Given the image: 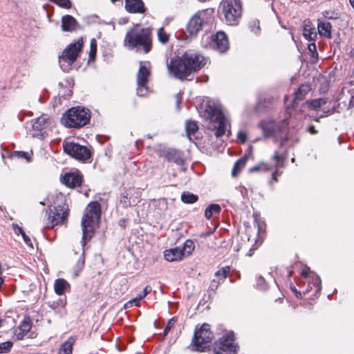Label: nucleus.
Segmentation results:
<instances>
[{
	"instance_id": "1",
	"label": "nucleus",
	"mask_w": 354,
	"mask_h": 354,
	"mask_svg": "<svg viewBox=\"0 0 354 354\" xmlns=\"http://www.w3.org/2000/svg\"><path fill=\"white\" fill-rule=\"evenodd\" d=\"M206 62V58L201 54L187 50L172 58L167 64V69L170 75L183 80L192 73L200 71Z\"/></svg>"
},
{
	"instance_id": "2",
	"label": "nucleus",
	"mask_w": 354,
	"mask_h": 354,
	"mask_svg": "<svg viewBox=\"0 0 354 354\" xmlns=\"http://www.w3.org/2000/svg\"><path fill=\"white\" fill-rule=\"evenodd\" d=\"M204 108L205 117L209 122L208 128L215 131V135L217 138L221 137L225 134L230 126L227 118L224 116L221 106L209 100H204L201 109Z\"/></svg>"
},
{
	"instance_id": "3",
	"label": "nucleus",
	"mask_w": 354,
	"mask_h": 354,
	"mask_svg": "<svg viewBox=\"0 0 354 354\" xmlns=\"http://www.w3.org/2000/svg\"><path fill=\"white\" fill-rule=\"evenodd\" d=\"M101 215V207L98 202H91L86 207L82 219L83 245L91 239L93 230L98 227Z\"/></svg>"
},
{
	"instance_id": "4",
	"label": "nucleus",
	"mask_w": 354,
	"mask_h": 354,
	"mask_svg": "<svg viewBox=\"0 0 354 354\" xmlns=\"http://www.w3.org/2000/svg\"><path fill=\"white\" fill-rule=\"evenodd\" d=\"M90 120L91 112L88 109L73 107L63 114L61 122L65 127L79 129L87 124Z\"/></svg>"
},
{
	"instance_id": "5",
	"label": "nucleus",
	"mask_w": 354,
	"mask_h": 354,
	"mask_svg": "<svg viewBox=\"0 0 354 354\" xmlns=\"http://www.w3.org/2000/svg\"><path fill=\"white\" fill-rule=\"evenodd\" d=\"M219 8L227 24L230 26L238 24L243 12L241 0H222Z\"/></svg>"
},
{
	"instance_id": "6",
	"label": "nucleus",
	"mask_w": 354,
	"mask_h": 354,
	"mask_svg": "<svg viewBox=\"0 0 354 354\" xmlns=\"http://www.w3.org/2000/svg\"><path fill=\"white\" fill-rule=\"evenodd\" d=\"M288 122L286 119L276 123L271 119L262 120L259 123V127L261 129L263 133L266 138L275 137L281 138L282 140L288 139L286 133V127Z\"/></svg>"
},
{
	"instance_id": "7",
	"label": "nucleus",
	"mask_w": 354,
	"mask_h": 354,
	"mask_svg": "<svg viewBox=\"0 0 354 354\" xmlns=\"http://www.w3.org/2000/svg\"><path fill=\"white\" fill-rule=\"evenodd\" d=\"M125 41L128 42V44H151V29L150 28H142L139 24H136L127 32Z\"/></svg>"
},
{
	"instance_id": "8",
	"label": "nucleus",
	"mask_w": 354,
	"mask_h": 354,
	"mask_svg": "<svg viewBox=\"0 0 354 354\" xmlns=\"http://www.w3.org/2000/svg\"><path fill=\"white\" fill-rule=\"evenodd\" d=\"M214 335L211 331L210 326L207 324H203L194 333L192 339V346L197 351H203L209 346V344L213 339Z\"/></svg>"
},
{
	"instance_id": "9",
	"label": "nucleus",
	"mask_w": 354,
	"mask_h": 354,
	"mask_svg": "<svg viewBox=\"0 0 354 354\" xmlns=\"http://www.w3.org/2000/svg\"><path fill=\"white\" fill-rule=\"evenodd\" d=\"M212 10H203L196 12L189 20L187 30L190 36H195L203 26L211 21Z\"/></svg>"
},
{
	"instance_id": "10",
	"label": "nucleus",
	"mask_w": 354,
	"mask_h": 354,
	"mask_svg": "<svg viewBox=\"0 0 354 354\" xmlns=\"http://www.w3.org/2000/svg\"><path fill=\"white\" fill-rule=\"evenodd\" d=\"M64 151L71 157L82 162L88 160L91 157V151L86 146L74 142H65Z\"/></svg>"
},
{
	"instance_id": "11",
	"label": "nucleus",
	"mask_w": 354,
	"mask_h": 354,
	"mask_svg": "<svg viewBox=\"0 0 354 354\" xmlns=\"http://www.w3.org/2000/svg\"><path fill=\"white\" fill-rule=\"evenodd\" d=\"M68 206L65 204L54 207L48 213L46 227L52 229L55 225L65 223L68 216Z\"/></svg>"
},
{
	"instance_id": "12",
	"label": "nucleus",
	"mask_w": 354,
	"mask_h": 354,
	"mask_svg": "<svg viewBox=\"0 0 354 354\" xmlns=\"http://www.w3.org/2000/svg\"><path fill=\"white\" fill-rule=\"evenodd\" d=\"M82 46H68L59 57V63L62 71L67 72L70 66L76 60Z\"/></svg>"
},
{
	"instance_id": "13",
	"label": "nucleus",
	"mask_w": 354,
	"mask_h": 354,
	"mask_svg": "<svg viewBox=\"0 0 354 354\" xmlns=\"http://www.w3.org/2000/svg\"><path fill=\"white\" fill-rule=\"evenodd\" d=\"M234 335L230 332L224 335L214 347L215 354H236V346L234 344Z\"/></svg>"
},
{
	"instance_id": "14",
	"label": "nucleus",
	"mask_w": 354,
	"mask_h": 354,
	"mask_svg": "<svg viewBox=\"0 0 354 354\" xmlns=\"http://www.w3.org/2000/svg\"><path fill=\"white\" fill-rule=\"evenodd\" d=\"M151 76V68L149 62H140V68L137 73V93L140 96L145 95L147 91V84Z\"/></svg>"
},
{
	"instance_id": "15",
	"label": "nucleus",
	"mask_w": 354,
	"mask_h": 354,
	"mask_svg": "<svg viewBox=\"0 0 354 354\" xmlns=\"http://www.w3.org/2000/svg\"><path fill=\"white\" fill-rule=\"evenodd\" d=\"M52 124V120L46 115H42L32 122V137L43 138Z\"/></svg>"
},
{
	"instance_id": "16",
	"label": "nucleus",
	"mask_w": 354,
	"mask_h": 354,
	"mask_svg": "<svg viewBox=\"0 0 354 354\" xmlns=\"http://www.w3.org/2000/svg\"><path fill=\"white\" fill-rule=\"evenodd\" d=\"M302 36L310 44H315V42L317 37V31L312 21L309 19L304 20L302 22Z\"/></svg>"
},
{
	"instance_id": "17",
	"label": "nucleus",
	"mask_w": 354,
	"mask_h": 354,
	"mask_svg": "<svg viewBox=\"0 0 354 354\" xmlns=\"http://www.w3.org/2000/svg\"><path fill=\"white\" fill-rule=\"evenodd\" d=\"M62 182L67 187L75 188L81 185L82 176L79 172L68 173L63 176Z\"/></svg>"
},
{
	"instance_id": "18",
	"label": "nucleus",
	"mask_w": 354,
	"mask_h": 354,
	"mask_svg": "<svg viewBox=\"0 0 354 354\" xmlns=\"http://www.w3.org/2000/svg\"><path fill=\"white\" fill-rule=\"evenodd\" d=\"M125 8L129 12L144 13L145 8L142 0H125Z\"/></svg>"
},
{
	"instance_id": "19",
	"label": "nucleus",
	"mask_w": 354,
	"mask_h": 354,
	"mask_svg": "<svg viewBox=\"0 0 354 354\" xmlns=\"http://www.w3.org/2000/svg\"><path fill=\"white\" fill-rule=\"evenodd\" d=\"M331 24L328 21H324L320 19H317V30L320 37L326 39L331 38Z\"/></svg>"
},
{
	"instance_id": "20",
	"label": "nucleus",
	"mask_w": 354,
	"mask_h": 354,
	"mask_svg": "<svg viewBox=\"0 0 354 354\" xmlns=\"http://www.w3.org/2000/svg\"><path fill=\"white\" fill-rule=\"evenodd\" d=\"M163 156L167 161L174 162L178 165H182L184 162L180 151L176 149H169L165 151Z\"/></svg>"
},
{
	"instance_id": "21",
	"label": "nucleus",
	"mask_w": 354,
	"mask_h": 354,
	"mask_svg": "<svg viewBox=\"0 0 354 354\" xmlns=\"http://www.w3.org/2000/svg\"><path fill=\"white\" fill-rule=\"evenodd\" d=\"M164 257L169 262L180 261L184 258L180 247L166 250L164 252Z\"/></svg>"
},
{
	"instance_id": "22",
	"label": "nucleus",
	"mask_w": 354,
	"mask_h": 354,
	"mask_svg": "<svg viewBox=\"0 0 354 354\" xmlns=\"http://www.w3.org/2000/svg\"><path fill=\"white\" fill-rule=\"evenodd\" d=\"M78 23L76 19L71 15H64L62 18V28L64 31H73L77 29Z\"/></svg>"
},
{
	"instance_id": "23",
	"label": "nucleus",
	"mask_w": 354,
	"mask_h": 354,
	"mask_svg": "<svg viewBox=\"0 0 354 354\" xmlns=\"http://www.w3.org/2000/svg\"><path fill=\"white\" fill-rule=\"evenodd\" d=\"M32 325L29 320L24 319L21 324L15 329V335L18 340L22 339L30 331Z\"/></svg>"
},
{
	"instance_id": "24",
	"label": "nucleus",
	"mask_w": 354,
	"mask_h": 354,
	"mask_svg": "<svg viewBox=\"0 0 354 354\" xmlns=\"http://www.w3.org/2000/svg\"><path fill=\"white\" fill-rule=\"evenodd\" d=\"M272 160L274 161L275 168L274 172L272 173V180L277 182V177L281 175V172H279V169L283 167L284 159L279 154L278 151H275L272 156Z\"/></svg>"
},
{
	"instance_id": "25",
	"label": "nucleus",
	"mask_w": 354,
	"mask_h": 354,
	"mask_svg": "<svg viewBox=\"0 0 354 354\" xmlns=\"http://www.w3.org/2000/svg\"><path fill=\"white\" fill-rule=\"evenodd\" d=\"M71 286L69 283L64 279H57L54 283V290L58 295H62L65 291L69 290Z\"/></svg>"
},
{
	"instance_id": "26",
	"label": "nucleus",
	"mask_w": 354,
	"mask_h": 354,
	"mask_svg": "<svg viewBox=\"0 0 354 354\" xmlns=\"http://www.w3.org/2000/svg\"><path fill=\"white\" fill-rule=\"evenodd\" d=\"M212 44H228V37L224 31H218L211 36Z\"/></svg>"
},
{
	"instance_id": "27",
	"label": "nucleus",
	"mask_w": 354,
	"mask_h": 354,
	"mask_svg": "<svg viewBox=\"0 0 354 354\" xmlns=\"http://www.w3.org/2000/svg\"><path fill=\"white\" fill-rule=\"evenodd\" d=\"M74 342L75 339L72 337L64 342L59 348V354H71Z\"/></svg>"
},
{
	"instance_id": "28",
	"label": "nucleus",
	"mask_w": 354,
	"mask_h": 354,
	"mask_svg": "<svg viewBox=\"0 0 354 354\" xmlns=\"http://www.w3.org/2000/svg\"><path fill=\"white\" fill-rule=\"evenodd\" d=\"M230 272V268L228 266L222 268L215 273V277L217 278V283L215 285V288H218L221 283H223L227 277V273Z\"/></svg>"
},
{
	"instance_id": "29",
	"label": "nucleus",
	"mask_w": 354,
	"mask_h": 354,
	"mask_svg": "<svg viewBox=\"0 0 354 354\" xmlns=\"http://www.w3.org/2000/svg\"><path fill=\"white\" fill-rule=\"evenodd\" d=\"M195 248V244L192 240H187L183 247H180L184 257L190 255Z\"/></svg>"
},
{
	"instance_id": "30",
	"label": "nucleus",
	"mask_w": 354,
	"mask_h": 354,
	"mask_svg": "<svg viewBox=\"0 0 354 354\" xmlns=\"http://www.w3.org/2000/svg\"><path fill=\"white\" fill-rule=\"evenodd\" d=\"M248 28L255 35L261 33L260 21L256 18L251 19L248 22Z\"/></svg>"
},
{
	"instance_id": "31",
	"label": "nucleus",
	"mask_w": 354,
	"mask_h": 354,
	"mask_svg": "<svg viewBox=\"0 0 354 354\" xmlns=\"http://www.w3.org/2000/svg\"><path fill=\"white\" fill-rule=\"evenodd\" d=\"M198 199V196L189 192H184L181 195V201L185 203L192 204L196 202Z\"/></svg>"
},
{
	"instance_id": "32",
	"label": "nucleus",
	"mask_w": 354,
	"mask_h": 354,
	"mask_svg": "<svg viewBox=\"0 0 354 354\" xmlns=\"http://www.w3.org/2000/svg\"><path fill=\"white\" fill-rule=\"evenodd\" d=\"M247 162L246 158H241L236 162L232 169V176H236L245 167Z\"/></svg>"
},
{
	"instance_id": "33",
	"label": "nucleus",
	"mask_w": 354,
	"mask_h": 354,
	"mask_svg": "<svg viewBox=\"0 0 354 354\" xmlns=\"http://www.w3.org/2000/svg\"><path fill=\"white\" fill-rule=\"evenodd\" d=\"M221 212V207L218 204H212L209 205L205 212V216L209 219L214 214H218Z\"/></svg>"
},
{
	"instance_id": "34",
	"label": "nucleus",
	"mask_w": 354,
	"mask_h": 354,
	"mask_svg": "<svg viewBox=\"0 0 354 354\" xmlns=\"http://www.w3.org/2000/svg\"><path fill=\"white\" fill-rule=\"evenodd\" d=\"M84 267V253H82L79 259L75 264V266L73 267V274L75 277H77L80 273L82 271Z\"/></svg>"
},
{
	"instance_id": "35",
	"label": "nucleus",
	"mask_w": 354,
	"mask_h": 354,
	"mask_svg": "<svg viewBox=\"0 0 354 354\" xmlns=\"http://www.w3.org/2000/svg\"><path fill=\"white\" fill-rule=\"evenodd\" d=\"M310 87L308 84H302L295 93V99L302 100L310 91Z\"/></svg>"
},
{
	"instance_id": "36",
	"label": "nucleus",
	"mask_w": 354,
	"mask_h": 354,
	"mask_svg": "<svg viewBox=\"0 0 354 354\" xmlns=\"http://www.w3.org/2000/svg\"><path fill=\"white\" fill-rule=\"evenodd\" d=\"M185 127L187 135L189 139H191V136H193L198 129L197 124L194 121H187Z\"/></svg>"
},
{
	"instance_id": "37",
	"label": "nucleus",
	"mask_w": 354,
	"mask_h": 354,
	"mask_svg": "<svg viewBox=\"0 0 354 354\" xmlns=\"http://www.w3.org/2000/svg\"><path fill=\"white\" fill-rule=\"evenodd\" d=\"M66 304H67V302H66V298H64V299L60 298L56 301H53L50 302L49 304V306L53 310L62 308L65 310Z\"/></svg>"
},
{
	"instance_id": "38",
	"label": "nucleus",
	"mask_w": 354,
	"mask_h": 354,
	"mask_svg": "<svg viewBox=\"0 0 354 354\" xmlns=\"http://www.w3.org/2000/svg\"><path fill=\"white\" fill-rule=\"evenodd\" d=\"M12 158L25 159L27 162L31 160V153L26 151H15L11 154Z\"/></svg>"
},
{
	"instance_id": "39",
	"label": "nucleus",
	"mask_w": 354,
	"mask_h": 354,
	"mask_svg": "<svg viewBox=\"0 0 354 354\" xmlns=\"http://www.w3.org/2000/svg\"><path fill=\"white\" fill-rule=\"evenodd\" d=\"M309 106L313 109L321 107L326 103V100L325 98H319L313 100L309 102H308Z\"/></svg>"
},
{
	"instance_id": "40",
	"label": "nucleus",
	"mask_w": 354,
	"mask_h": 354,
	"mask_svg": "<svg viewBox=\"0 0 354 354\" xmlns=\"http://www.w3.org/2000/svg\"><path fill=\"white\" fill-rule=\"evenodd\" d=\"M322 15L324 18L328 19H337L339 17V14L333 10L323 11Z\"/></svg>"
},
{
	"instance_id": "41",
	"label": "nucleus",
	"mask_w": 354,
	"mask_h": 354,
	"mask_svg": "<svg viewBox=\"0 0 354 354\" xmlns=\"http://www.w3.org/2000/svg\"><path fill=\"white\" fill-rule=\"evenodd\" d=\"M158 38L160 42L166 43L169 40V35L166 32L163 28H160L158 30Z\"/></svg>"
},
{
	"instance_id": "42",
	"label": "nucleus",
	"mask_w": 354,
	"mask_h": 354,
	"mask_svg": "<svg viewBox=\"0 0 354 354\" xmlns=\"http://www.w3.org/2000/svg\"><path fill=\"white\" fill-rule=\"evenodd\" d=\"M272 169V167L266 163H261L257 166L253 167L250 169V172H254L257 171H268Z\"/></svg>"
},
{
	"instance_id": "43",
	"label": "nucleus",
	"mask_w": 354,
	"mask_h": 354,
	"mask_svg": "<svg viewBox=\"0 0 354 354\" xmlns=\"http://www.w3.org/2000/svg\"><path fill=\"white\" fill-rule=\"evenodd\" d=\"M50 1L55 3L58 6L64 8H71L72 3L70 0H49Z\"/></svg>"
},
{
	"instance_id": "44",
	"label": "nucleus",
	"mask_w": 354,
	"mask_h": 354,
	"mask_svg": "<svg viewBox=\"0 0 354 354\" xmlns=\"http://www.w3.org/2000/svg\"><path fill=\"white\" fill-rule=\"evenodd\" d=\"M50 1L55 3L58 6L64 8H71L72 3L70 0H49Z\"/></svg>"
},
{
	"instance_id": "45",
	"label": "nucleus",
	"mask_w": 354,
	"mask_h": 354,
	"mask_svg": "<svg viewBox=\"0 0 354 354\" xmlns=\"http://www.w3.org/2000/svg\"><path fill=\"white\" fill-rule=\"evenodd\" d=\"M12 347V342H6L0 344V353H8Z\"/></svg>"
},
{
	"instance_id": "46",
	"label": "nucleus",
	"mask_w": 354,
	"mask_h": 354,
	"mask_svg": "<svg viewBox=\"0 0 354 354\" xmlns=\"http://www.w3.org/2000/svg\"><path fill=\"white\" fill-rule=\"evenodd\" d=\"M120 203L124 207H127L130 206V199L128 197V195L125 193H122L120 196Z\"/></svg>"
},
{
	"instance_id": "47",
	"label": "nucleus",
	"mask_w": 354,
	"mask_h": 354,
	"mask_svg": "<svg viewBox=\"0 0 354 354\" xmlns=\"http://www.w3.org/2000/svg\"><path fill=\"white\" fill-rule=\"evenodd\" d=\"M142 300L140 297L138 295L136 297L132 299L131 300L129 301L127 303L125 304L124 307L125 308H129L132 307L133 306H138L140 304V301Z\"/></svg>"
},
{
	"instance_id": "48",
	"label": "nucleus",
	"mask_w": 354,
	"mask_h": 354,
	"mask_svg": "<svg viewBox=\"0 0 354 354\" xmlns=\"http://www.w3.org/2000/svg\"><path fill=\"white\" fill-rule=\"evenodd\" d=\"M176 323V319L173 317L169 320L165 330H164V335L166 336L170 330L174 327L175 324Z\"/></svg>"
},
{
	"instance_id": "49",
	"label": "nucleus",
	"mask_w": 354,
	"mask_h": 354,
	"mask_svg": "<svg viewBox=\"0 0 354 354\" xmlns=\"http://www.w3.org/2000/svg\"><path fill=\"white\" fill-rule=\"evenodd\" d=\"M130 47V49L133 50L134 48H136V52L141 51V46H129ZM144 53H147L150 51L151 46H142Z\"/></svg>"
},
{
	"instance_id": "50",
	"label": "nucleus",
	"mask_w": 354,
	"mask_h": 354,
	"mask_svg": "<svg viewBox=\"0 0 354 354\" xmlns=\"http://www.w3.org/2000/svg\"><path fill=\"white\" fill-rule=\"evenodd\" d=\"M97 53V46H91L89 51V62L93 61Z\"/></svg>"
},
{
	"instance_id": "51",
	"label": "nucleus",
	"mask_w": 354,
	"mask_h": 354,
	"mask_svg": "<svg viewBox=\"0 0 354 354\" xmlns=\"http://www.w3.org/2000/svg\"><path fill=\"white\" fill-rule=\"evenodd\" d=\"M308 48L311 53L312 58L317 59L318 53L317 52L316 46H308Z\"/></svg>"
},
{
	"instance_id": "52",
	"label": "nucleus",
	"mask_w": 354,
	"mask_h": 354,
	"mask_svg": "<svg viewBox=\"0 0 354 354\" xmlns=\"http://www.w3.org/2000/svg\"><path fill=\"white\" fill-rule=\"evenodd\" d=\"M12 226L15 234L17 235H22L23 232H25L22 227L18 225L17 224L13 223Z\"/></svg>"
},
{
	"instance_id": "53",
	"label": "nucleus",
	"mask_w": 354,
	"mask_h": 354,
	"mask_svg": "<svg viewBox=\"0 0 354 354\" xmlns=\"http://www.w3.org/2000/svg\"><path fill=\"white\" fill-rule=\"evenodd\" d=\"M21 236L24 239V243L28 246L30 247L31 248H33V245H32L31 239H30V237L28 235H26V234L25 232H23V234L21 235Z\"/></svg>"
},
{
	"instance_id": "54",
	"label": "nucleus",
	"mask_w": 354,
	"mask_h": 354,
	"mask_svg": "<svg viewBox=\"0 0 354 354\" xmlns=\"http://www.w3.org/2000/svg\"><path fill=\"white\" fill-rule=\"evenodd\" d=\"M151 287L150 286H147L143 290V292L142 294L138 295L140 298L142 299L145 298L148 294H149L151 292Z\"/></svg>"
},
{
	"instance_id": "55",
	"label": "nucleus",
	"mask_w": 354,
	"mask_h": 354,
	"mask_svg": "<svg viewBox=\"0 0 354 354\" xmlns=\"http://www.w3.org/2000/svg\"><path fill=\"white\" fill-rule=\"evenodd\" d=\"M237 138L241 142H242V143L245 142L247 139V135H246L245 132H244V131L239 132Z\"/></svg>"
},
{
	"instance_id": "56",
	"label": "nucleus",
	"mask_w": 354,
	"mask_h": 354,
	"mask_svg": "<svg viewBox=\"0 0 354 354\" xmlns=\"http://www.w3.org/2000/svg\"><path fill=\"white\" fill-rule=\"evenodd\" d=\"M215 49L221 53H224V52H226L228 48H229V46H224V45H222V46H213Z\"/></svg>"
},
{
	"instance_id": "57",
	"label": "nucleus",
	"mask_w": 354,
	"mask_h": 354,
	"mask_svg": "<svg viewBox=\"0 0 354 354\" xmlns=\"http://www.w3.org/2000/svg\"><path fill=\"white\" fill-rule=\"evenodd\" d=\"M216 283H217V280H216V279H213L211 281L210 288L212 290H214V289L217 288H215V285L216 284Z\"/></svg>"
},
{
	"instance_id": "58",
	"label": "nucleus",
	"mask_w": 354,
	"mask_h": 354,
	"mask_svg": "<svg viewBox=\"0 0 354 354\" xmlns=\"http://www.w3.org/2000/svg\"><path fill=\"white\" fill-rule=\"evenodd\" d=\"M308 131L312 134H315V133H317V131L315 130V127L313 126L309 127Z\"/></svg>"
},
{
	"instance_id": "59",
	"label": "nucleus",
	"mask_w": 354,
	"mask_h": 354,
	"mask_svg": "<svg viewBox=\"0 0 354 354\" xmlns=\"http://www.w3.org/2000/svg\"><path fill=\"white\" fill-rule=\"evenodd\" d=\"M309 268L304 269L301 272V275L304 277H307L308 274Z\"/></svg>"
},
{
	"instance_id": "60",
	"label": "nucleus",
	"mask_w": 354,
	"mask_h": 354,
	"mask_svg": "<svg viewBox=\"0 0 354 354\" xmlns=\"http://www.w3.org/2000/svg\"><path fill=\"white\" fill-rule=\"evenodd\" d=\"M84 39L83 38H80V39H78V41L75 43H72L71 44H84Z\"/></svg>"
},
{
	"instance_id": "61",
	"label": "nucleus",
	"mask_w": 354,
	"mask_h": 354,
	"mask_svg": "<svg viewBox=\"0 0 354 354\" xmlns=\"http://www.w3.org/2000/svg\"><path fill=\"white\" fill-rule=\"evenodd\" d=\"M253 254V250L250 249L249 252L247 254L248 256L251 257Z\"/></svg>"
},
{
	"instance_id": "62",
	"label": "nucleus",
	"mask_w": 354,
	"mask_h": 354,
	"mask_svg": "<svg viewBox=\"0 0 354 354\" xmlns=\"http://www.w3.org/2000/svg\"><path fill=\"white\" fill-rule=\"evenodd\" d=\"M95 42H96L95 39H93L91 40V45L95 44Z\"/></svg>"
},
{
	"instance_id": "63",
	"label": "nucleus",
	"mask_w": 354,
	"mask_h": 354,
	"mask_svg": "<svg viewBox=\"0 0 354 354\" xmlns=\"http://www.w3.org/2000/svg\"><path fill=\"white\" fill-rule=\"evenodd\" d=\"M316 283L319 285L320 283V280L319 278L316 279Z\"/></svg>"
},
{
	"instance_id": "64",
	"label": "nucleus",
	"mask_w": 354,
	"mask_h": 354,
	"mask_svg": "<svg viewBox=\"0 0 354 354\" xmlns=\"http://www.w3.org/2000/svg\"><path fill=\"white\" fill-rule=\"evenodd\" d=\"M293 290L295 291V292H296V294H298V292H297V290H295V289Z\"/></svg>"
}]
</instances>
